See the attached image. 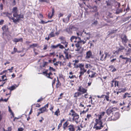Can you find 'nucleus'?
<instances>
[{
    "label": "nucleus",
    "mask_w": 131,
    "mask_h": 131,
    "mask_svg": "<svg viewBox=\"0 0 131 131\" xmlns=\"http://www.w3.org/2000/svg\"><path fill=\"white\" fill-rule=\"evenodd\" d=\"M18 12L17 7H15L13 8L12 11L14 17H12L11 13L8 12H3L1 13V15L4 17H8L10 20H12L14 23H16L19 22L20 18L23 19L24 18V15L21 14H18Z\"/></svg>",
    "instance_id": "obj_1"
},
{
    "label": "nucleus",
    "mask_w": 131,
    "mask_h": 131,
    "mask_svg": "<svg viewBox=\"0 0 131 131\" xmlns=\"http://www.w3.org/2000/svg\"><path fill=\"white\" fill-rule=\"evenodd\" d=\"M86 40L84 39V40H81V39L78 40H74V42H77L75 44L76 47L75 49V51H79L81 48L82 45L84 44L86 42Z\"/></svg>",
    "instance_id": "obj_2"
},
{
    "label": "nucleus",
    "mask_w": 131,
    "mask_h": 131,
    "mask_svg": "<svg viewBox=\"0 0 131 131\" xmlns=\"http://www.w3.org/2000/svg\"><path fill=\"white\" fill-rule=\"evenodd\" d=\"M69 115H71L72 117V121L75 122L77 124L78 123L79 118V116L72 109L70 111Z\"/></svg>",
    "instance_id": "obj_3"
},
{
    "label": "nucleus",
    "mask_w": 131,
    "mask_h": 131,
    "mask_svg": "<svg viewBox=\"0 0 131 131\" xmlns=\"http://www.w3.org/2000/svg\"><path fill=\"white\" fill-rule=\"evenodd\" d=\"M95 123L94 127V128H95L96 130H99L103 128L104 126L103 125V123L102 121H99L98 120L95 121Z\"/></svg>",
    "instance_id": "obj_4"
},
{
    "label": "nucleus",
    "mask_w": 131,
    "mask_h": 131,
    "mask_svg": "<svg viewBox=\"0 0 131 131\" xmlns=\"http://www.w3.org/2000/svg\"><path fill=\"white\" fill-rule=\"evenodd\" d=\"M106 95L103 94L100 96L99 95H97V97L99 98H103L104 97H105V99H104L103 102L105 101V99L107 101H110V100H109V94H110V93L109 92H106ZM111 101V100H110V101Z\"/></svg>",
    "instance_id": "obj_5"
},
{
    "label": "nucleus",
    "mask_w": 131,
    "mask_h": 131,
    "mask_svg": "<svg viewBox=\"0 0 131 131\" xmlns=\"http://www.w3.org/2000/svg\"><path fill=\"white\" fill-rule=\"evenodd\" d=\"M116 107H109L106 110V113L108 115H110V114L114 111L117 110Z\"/></svg>",
    "instance_id": "obj_6"
},
{
    "label": "nucleus",
    "mask_w": 131,
    "mask_h": 131,
    "mask_svg": "<svg viewBox=\"0 0 131 131\" xmlns=\"http://www.w3.org/2000/svg\"><path fill=\"white\" fill-rule=\"evenodd\" d=\"M48 70H46L45 71H43L42 72L43 74L46 76L48 78L51 79H53V78L51 77L53 75V74L51 72H49V73H48Z\"/></svg>",
    "instance_id": "obj_7"
},
{
    "label": "nucleus",
    "mask_w": 131,
    "mask_h": 131,
    "mask_svg": "<svg viewBox=\"0 0 131 131\" xmlns=\"http://www.w3.org/2000/svg\"><path fill=\"white\" fill-rule=\"evenodd\" d=\"M84 64L80 68V72L79 74H80V76L82 75H84V73L86 72L87 70L85 69L84 68Z\"/></svg>",
    "instance_id": "obj_8"
},
{
    "label": "nucleus",
    "mask_w": 131,
    "mask_h": 131,
    "mask_svg": "<svg viewBox=\"0 0 131 131\" xmlns=\"http://www.w3.org/2000/svg\"><path fill=\"white\" fill-rule=\"evenodd\" d=\"M17 87V86L15 87L14 85H13L11 86L7 87V89L9 90V93H7V94H6V96H7L9 95H10L11 94V91L15 89Z\"/></svg>",
    "instance_id": "obj_9"
},
{
    "label": "nucleus",
    "mask_w": 131,
    "mask_h": 131,
    "mask_svg": "<svg viewBox=\"0 0 131 131\" xmlns=\"http://www.w3.org/2000/svg\"><path fill=\"white\" fill-rule=\"evenodd\" d=\"M78 91L79 92L81 93L82 94L86 93L87 90L83 88L81 86H79Z\"/></svg>",
    "instance_id": "obj_10"
},
{
    "label": "nucleus",
    "mask_w": 131,
    "mask_h": 131,
    "mask_svg": "<svg viewBox=\"0 0 131 131\" xmlns=\"http://www.w3.org/2000/svg\"><path fill=\"white\" fill-rule=\"evenodd\" d=\"M54 9L52 8L51 10V12H50L48 14V18L49 19H51L54 15Z\"/></svg>",
    "instance_id": "obj_11"
},
{
    "label": "nucleus",
    "mask_w": 131,
    "mask_h": 131,
    "mask_svg": "<svg viewBox=\"0 0 131 131\" xmlns=\"http://www.w3.org/2000/svg\"><path fill=\"white\" fill-rule=\"evenodd\" d=\"M119 114L118 112H116L115 113L114 115L112 116L113 121H115L117 119L119 118Z\"/></svg>",
    "instance_id": "obj_12"
},
{
    "label": "nucleus",
    "mask_w": 131,
    "mask_h": 131,
    "mask_svg": "<svg viewBox=\"0 0 131 131\" xmlns=\"http://www.w3.org/2000/svg\"><path fill=\"white\" fill-rule=\"evenodd\" d=\"M75 126L73 124H71L68 126V131H75Z\"/></svg>",
    "instance_id": "obj_13"
},
{
    "label": "nucleus",
    "mask_w": 131,
    "mask_h": 131,
    "mask_svg": "<svg viewBox=\"0 0 131 131\" xmlns=\"http://www.w3.org/2000/svg\"><path fill=\"white\" fill-rule=\"evenodd\" d=\"M121 38L122 40V42L123 43H125L126 44L128 41V39H127V37L125 35H124V37H122V36Z\"/></svg>",
    "instance_id": "obj_14"
},
{
    "label": "nucleus",
    "mask_w": 131,
    "mask_h": 131,
    "mask_svg": "<svg viewBox=\"0 0 131 131\" xmlns=\"http://www.w3.org/2000/svg\"><path fill=\"white\" fill-rule=\"evenodd\" d=\"M63 53L65 54V57L66 59H69L70 58H71V54H70L69 55L68 54V50H67L66 49H65V50L63 51Z\"/></svg>",
    "instance_id": "obj_15"
},
{
    "label": "nucleus",
    "mask_w": 131,
    "mask_h": 131,
    "mask_svg": "<svg viewBox=\"0 0 131 131\" xmlns=\"http://www.w3.org/2000/svg\"><path fill=\"white\" fill-rule=\"evenodd\" d=\"M92 56V53L90 50L89 51L86 53L85 58L89 59Z\"/></svg>",
    "instance_id": "obj_16"
},
{
    "label": "nucleus",
    "mask_w": 131,
    "mask_h": 131,
    "mask_svg": "<svg viewBox=\"0 0 131 131\" xmlns=\"http://www.w3.org/2000/svg\"><path fill=\"white\" fill-rule=\"evenodd\" d=\"M80 39H81V38L79 37L75 36H72L71 37L70 40L72 42L74 41V40H78Z\"/></svg>",
    "instance_id": "obj_17"
},
{
    "label": "nucleus",
    "mask_w": 131,
    "mask_h": 131,
    "mask_svg": "<svg viewBox=\"0 0 131 131\" xmlns=\"http://www.w3.org/2000/svg\"><path fill=\"white\" fill-rule=\"evenodd\" d=\"M91 72V73L89 75V77L92 78L96 77V75H97V74L96 72L92 71Z\"/></svg>",
    "instance_id": "obj_18"
},
{
    "label": "nucleus",
    "mask_w": 131,
    "mask_h": 131,
    "mask_svg": "<svg viewBox=\"0 0 131 131\" xmlns=\"http://www.w3.org/2000/svg\"><path fill=\"white\" fill-rule=\"evenodd\" d=\"M82 94L81 93L79 92H77L74 93L73 97L75 99L77 100L78 99V97Z\"/></svg>",
    "instance_id": "obj_19"
},
{
    "label": "nucleus",
    "mask_w": 131,
    "mask_h": 131,
    "mask_svg": "<svg viewBox=\"0 0 131 131\" xmlns=\"http://www.w3.org/2000/svg\"><path fill=\"white\" fill-rule=\"evenodd\" d=\"M13 41L16 42H18L19 41H21V42H23V38H15L14 39H13Z\"/></svg>",
    "instance_id": "obj_20"
},
{
    "label": "nucleus",
    "mask_w": 131,
    "mask_h": 131,
    "mask_svg": "<svg viewBox=\"0 0 131 131\" xmlns=\"http://www.w3.org/2000/svg\"><path fill=\"white\" fill-rule=\"evenodd\" d=\"M123 97L124 99H125L127 97H131V95L130 94L126 92L123 95Z\"/></svg>",
    "instance_id": "obj_21"
},
{
    "label": "nucleus",
    "mask_w": 131,
    "mask_h": 131,
    "mask_svg": "<svg viewBox=\"0 0 131 131\" xmlns=\"http://www.w3.org/2000/svg\"><path fill=\"white\" fill-rule=\"evenodd\" d=\"M125 55L127 56L130 54L131 52V49L129 48L128 49H125Z\"/></svg>",
    "instance_id": "obj_22"
},
{
    "label": "nucleus",
    "mask_w": 131,
    "mask_h": 131,
    "mask_svg": "<svg viewBox=\"0 0 131 131\" xmlns=\"http://www.w3.org/2000/svg\"><path fill=\"white\" fill-rule=\"evenodd\" d=\"M69 124V123L68 122V121H67L63 125V128L64 130H65L66 129V128L68 127V125Z\"/></svg>",
    "instance_id": "obj_23"
},
{
    "label": "nucleus",
    "mask_w": 131,
    "mask_h": 131,
    "mask_svg": "<svg viewBox=\"0 0 131 131\" xmlns=\"http://www.w3.org/2000/svg\"><path fill=\"white\" fill-rule=\"evenodd\" d=\"M119 58H122V59L126 60V61L125 62V63H127L129 61V60L130 59L129 58L127 57H123V56L122 55L120 56Z\"/></svg>",
    "instance_id": "obj_24"
},
{
    "label": "nucleus",
    "mask_w": 131,
    "mask_h": 131,
    "mask_svg": "<svg viewBox=\"0 0 131 131\" xmlns=\"http://www.w3.org/2000/svg\"><path fill=\"white\" fill-rule=\"evenodd\" d=\"M2 29L4 31H7L8 30V26L6 25H4L2 27Z\"/></svg>",
    "instance_id": "obj_25"
},
{
    "label": "nucleus",
    "mask_w": 131,
    "mask_h": 131,
    "mask_svg": "<svg viewBox=\"0 0 131 131\" xmlns=\"http://www.w3.org/2000/svg\"><path fill=\"white\" fill-rule=\"evenodd\" d=\"M61 43L64 45H65V47H67L68 42H66L65 39L61 41Z\"/></svg>",
    "instance_id": "obj_26"
},
{
    "label": "nucleus",
    "mask_w": 131,
    "mask_h": 131,
    "mask_svg": "<svg viewBox=\"0 0 131 131\" xmlns=\"http://www.w3.org/2000/svg\"><path fill=\"white\" fill-rule=\"evenodd\" d=\"M92 12H96L97 11V7L96 6H94L91 7Z\"/></svg>",
    "instance_id": "obj_27"
},
{
    "label": "nucleus",
    "mask_w": 131,
    "mask_h": 131,
    "mask_svg": "<svg viewBox=\"0 0 131 131\" xmlns=\"http://www.w3.org/2000/svg\"><path fill=\"white\" fill-rule=\"evenodd\" d=\"M125 47L122 45H120L118 49V51L120 52H122L123 50L125 49Z\"/></svg>",
    "instance_id": "obj_28"
},
{
    "label": "nucleus",
    "mask_w": 131,
    "mask_h": 131,
    "mask_svg": "<svg viewBox=\"0 0 131 131\" xmlns=\"http://www.w3.org/2000/svg\"><path fill=\"white\" fill-rule=\"evenodd\" d=\"M66 31L67 32L70 34H71L72 33V29L70 28H66Z\"/></svg>",
    "instance_id": "obj_29"
},
{
    "label": "nucleus",
    "mask_w": 131,
    "mask_h": 131,
    "mask_svg": "<svg viewBox=\"0 0 131 131\" xmlns=\"http://www.w3.org/2000/svg\"><path fill=\"white\" fill-rule=\"evenodd\" d=\"M54 30H52V31L50 32L49 35V36L50 37V38H51L52 37H55V35L54 33Z\"/></svg>",
    "instance_id": "obj_30"
},
{
    "label": "nucleus",
    "mask_w": 131,
    "mask_h": 131,
    "mask_svg": "<svg viewBox=\"0 0 131 131\" xmlns=\"http://www.w3.org/2000/svg\"><path fill=\"white\" fill-rule=\"evenodd\" d=\"M112 82L114 83V87H116V86H118V82L115 80H113L112 81Z\"/></svg>",
    "instance_id": "obj_31"
},
{
    "label": "nucleus",
    "mask_w": 131,
    "mask_h": 131,
    "mask_svg": "<svg viewBox=\"0 0 131 131\" xmlns=\"http://www.w3.org/2000/svg\"><path fill=\"white\" fill-rule=\"evenodd\" d=\"M61 86V83L60 82L58 78L57 79V83L56 84V88L57 89L59 88Z\"/></svg>",
    "instance_id": "obj_32"
},
{
    "label": "nucleus",
    "mask_w": 131,
    "mask_h": 131,
    "mask_svg": "<svg viewBox=\"0 0 131 131\" xmlns=\"http://www.w3.org/2000/svg\"><path fill=\"white\" fill-rule=\"evenodd\" d=\"M6 73L5 75H3L2 76V81H4L7 80V79L6 78Z\"/></svg>",
    "instance_id": "obj_33"
},
{
    "label": "nucleus",
    "mask_w": 131,
    "mask_h": 131,
    "mask_svg": "<svg viewBox=\"0 0 131 131\" xmlns=\"http://www.w3.org/2000/svg\"><path fill=\"white\" fill-rule=\"evenodd\" d=\"M84 64L82 63H79L78 65H76V64L75 66H74V67L76 68H80Z\"/></svg>",
    "instance_id": "obj_34"
},
{
    "label": "nucleus",
    "mask_w": 131,
    "mask_h": 131,
    "mask_svg": "<svg viewBox=\"0 0 131 131\" xmlns=\"http://www.w3.org/2000/svg\"><path fill=\"white\" fill-rule=\"evenodd\" d=\"M92 117V116L90 114H88L87 115L86 118H85V121H89L90 118Z\"/></svg>",
    "instance_id": "obj_35"
},
{
    "label": "nucleus",
    "mask_w": 131,
    "mask_h": 131,
    "mask_svg": "<svg viewBox=\"0 0 131 131\" xmlns=\"http://www.w3.org/2000/svg\"><path fill=\"white\" fill-rule=\"evenodd\" d=\"M60 111L59 109L58 108L57 110L55 112L54 115L58 116L59 115H60Z\"/></svg>",
    "instance_id": "obj_36"
},
{
    "label": "nucleus",
    "mask_w": 131,
    "mask_h": 131,
    "mask_svg": "<svg viewBox=\"0 0 131 131\" xmlns=\"http://www.w3.org/2000/svg\"><path fill=\"white\" fill-rule=\"evenodd\" d=\"M46 109L44 108L43 107L40 108L39 109V110L42 112V113H44L45 111H46Z\"/></svg>",
    "instance_id": "obj_37"
},
{
    "label": "nucleus",
    "mask_w": 131,
    "mask_h": 131,
    "mask_svg": "<svg viewBox=\"0 0 131 131\" xmlns=\"http://www.w3.org/2000/svg\"><path fill=\"white\" fill-rule=\"evenodd\" d=\"M97 116L98 117V118L96 119L95 121H96V120H98L99 121H102L101 119L102 118V116L101 115L98 114Z\"/></svg>",
    "instance_id": "obj_38"
},
{
    "label": "nucleus",
    "mask_w": 131,
    "mask_h": 131,
    "mask_svg": "<svg viewBox=\"0 0 131 131\" xmlns=\"http://www.w3.org/2000/svg\"><path fill=\"white\" fill-rule=\"evenodd\" d=\"M38 46V44L37 43H33L32 44L30 45L29 46L30 48H34Z\"/></svg>",
    "instance_id": "obj_39"
},
{
    "label": "nucleus",
    "mask_w": 131,
    "mask_h": 131,
    "mask_svg": "<svg viewBox=\"0 0 131 131\" xmlns=\"http://www.w3.org/2000/svg\"><path fill=\"white\" fill-rule=\"evenodd\" d=\"M95 12V14L94 15V16L97 18H99V12H97V11Z\"/></svg>",
    "instance_id": "obj_40"
},
{
    "label": "nucleus",
    "mask_w": 131,
    "mask_h": 131,
    "mask_svg": "<svg viewBox=\"0 0 131 131\" xmlns=\"http://www.w3.org/2000/svg\"><path fill=\"white\" fill-rule=\"evenodd\" d=\"M48 70L50 71V72H52V71L55 72L56 71V70L55 69L51 67H49Z\"/></svg>",
    "instance_id": "obj_41"
},
{
    "label": "nucleus",
    "mask_w": 131,
    "mask_h": 131,
    "mask_svg": "<svg viewBox=\"0 0 131 131\" xmlns=\"http://www.w3.org/2000/svg\"><path fill=\"white\" fill-rule=\"evenodd\" d=\"M106 2L107 3V6H111L112 4V3L111 0H108L107 1H106Z\"/></svg>",
    "instance_id": "obj_42"
},
{
    "label": "nucleus",
    "mask_w": 131,
    "mask_h": 131,
    "mask_svg": "<svg viewBox=\"0 0 131 131\" xmlns=\"http://www.w3.org/2000/svg\"><path fill=\"white\" fill-rule=\"evenodd\" d=\"M89 108H87L85 111L83 110L82 111H81L80 113V114L81 115L82 114H84L86 112H87L89 110Z\"/></svg>",
    "instance_id": "obj_43"
},
{
    "label": "nucleus",
    "mask_w": 131,
    "mask_h": 131,
    "mask_svg": "<svg viewBox=\"0 0 131 131\" xmlns=\"http://www.w3.org/2000/svg\"><path fill=\"white\" fill-rule=\"evenodd\" d=\"M79 106L80 107H84V109L85 108V107H84V103L83 102H81L80 103Z\"/></svg>",
    "instance_id": "obj_44"
},
{
    "label": "nucleus",
    "mask_w": 131,
    "mask_h": 131,
    "mask_svg": "<svg viewBox=\"0 0 131 131\" xmlns=\"http://www.w3.org/2000/svg\"><path fill=\"white\" fill-rule=\"evenodd\" d=\"M123 11L122 9H117L116 11V14H119L120 13L122 12Z\"/></svg>",
    "instance_id": "obj_45"
},
{
    "label": "nucleus",
    "mask_w": 131,
    "mask_h": 131,
    "mask_svg": "<svg viewBox=\"0 0 131 131\" xmlns=\"http://www.w3.org/2000/svg\"><path fill=\"white\" fill-rule=\"evenodd\" d=\"M69 20L67 18H63L62 19V21L63 22L66 23H67L68 22Z\"/></svg>",
    "instance_id": "obj_46"
},
{
    "label": "nucleus",
    "mask_w": 131,
    "mask_h": 131,
    "mask_svg": "<svg viewBox=\"0 0 131 131\" xmlns=\"http://www.w3.org/2000/svg\"><path fill=\"white\" fill-rule=\"evenodd\" d=\"M58 47V44L56 45H52L51 46V48L52 49H54Z\"/></svg>",
    "instance_id": "obj_47"
},
{
    "label": "nucleus",
    "mask_w": 131,
    "mask_h": 131,
    "mask_svg": "<svg viewBox=\"0 0 131 131\" xmlns=\"http://www.w3.org/2000/svg\"><path fill=\"white\" fill-rule=\"evenodd\" d=\"M107 16L108 18H112L113 17L112 14L110 12L108 13Z\"/></svg>",
    "instance_id": "obj_48"
},
{
    "label": "nucleus",
    "mask_w": 131,
    "mask_h": 131,
    "mask_svg": "<svg viewBox=\"0 0 131 131\" xmlns=\"http://www.w3.org/2000/svg\"><path fill=\"white\" fill-rule=\"evenodd\" d=\"M117 29L116 30H113L111 31L110 32V34H112L114 33H115L116 31H117Z\"/></svg>",
    "instance_id": "obj_49"
},
{
    "label": "nucleus",
    "mask_w": 131,
    "mask_h": 131,
    "mask_svg": "<svg viewBox=\"0 0 131 131\" xmlns=\"http://www.w3.org/2000/svg\"><path fill=\"white\" fill-rule=\"evenodd\" d=\"M17 48L14 47V51H13L12 52H11V54H13L15 53L17 51Z\"/></svg>",
    "instance_id": "obj_50"
},
{
    "label": "nucleus",
    "mask_w": 131,
    "mask_h": 131,
    "mask_svg": "<svg viewBox=\"0 0 131 131\" xmlns=\"http://www.w3.org/2000/svg\"><path fill=\"white\" fill-rule=\"evenodd\" d=\"M122 90L120 92L118 91L116 92V94L117 95H118L119 93H120L121 92H124L126 91V90L125 89H122Z\"/></svg>",
    "instance_id": "obj_51"
},
{
    "label": "nucleus",
    "mask_w": 131,
    "mask_h": 131,
    "mask_svg": "<svg viewBox=\"0 0 131 131\" xmlns=\"http://www.w3.org/2000/svg\"><path fill=\"white\" fill-rule=\"evenodd\" d=\"M58 47H59V48L60 49H62L64 48V47L63 46L61 45L60 43L58 44Z\"/></svg>",
    "instance_id": "obj_52"
},
{
    "label": "nucleus",
    "mask_w": 131,
    "mask_h": 131,
    "mask_svg": "<svg viewBox=\"0 0 131 131\" xmlns=\"http://www.w3.org/2000/svg\"><path fill=\"white\" fill-rule=\"evenodd\" d=\"M73 62H75V63L73 64V65L74 66H75L76 65V63H78L79 62V60H73Z\"/></svg>",
    "instance_id": "obj_53"
},
{
    "label": "nucleus",
    "mask_w": 131,
    "mask_h": 131,
    "mask_svg": "<svg viewBox=\"0 0 131 131\" xmlns=\"http://www.w3.org/2000/svg\"><path fill=\"white\" fill-rule=\"evenodd\" d=\"M112 120H113L112 116H111L108 118L107 121H111Z\"/></svg>",
    "instance_id": "obj_54"
},
{
    "label": "nucleus",
    "mask_w": 131,
    "mask_h": 131,
    "mask_svg": "<svg viewBox=\"0 0 131 131\" xmlns=\"http://www.w3.org/2000/svg\"><path fill=\"white\" fill-rule=\"evenodd\" d=\"M69 78L70 79H73L74 78H76V77L75 75H72L71 76L69 75Z\"/></svg>",
    "instance_id": "obj_55"
},
{
    "label": "nucleus",
    "mask_w": 131,
    "mask_h": 131,
    "mask_svg": "<svg viewBox=\"0 0 131 131\" xmlns=\"http://www.w3.org/2000/svg\"><path fill=\"white\" fill-rule=\"evenodd\" d=\"M7 72V70H4L0 73V75H2L5 73H6Z\"/></svg>",
    "instance_id": "obj_56"
},
{
    "label": "nucleus",
    "mask_w": 131,
    "mask_h": 131,
    "mask_svg": "<svg viewBox=\"0 0 131 131\" xmlns=\"http://www.w3.org/2000/svg\"><path fill=\"white\" fill-rule=\"evenodd\" d=\"M44 48H43V50H46L48 48V46L47 45H45L44 46Z\"/></svg>",
    "instance_id": "obj_57"
},
{
    "label": "nucleus",
    "mask_w": 131,
    "mask_h": 131,
    "mask_svg": "<svg viewBox=\"0 0 131 131\" xmlns=\"http://www.w3.org/2000/svg\"><path fill=\"white\" fill-rule=\"evenodd\" d=\"M39 23L43 24H45L47 23H46V22H45L43 20H41L40 22H39Z\"/></svg>",
    "instance_id": "obj_58"
},
{
    "label": "nucleus",
    "mask_w": 131,
    "mask_h": 131,
    "mask_svg": "<svg viewBox=\"0 0 131 131\" xmlns=\"http://www.w3.org/2000/svg\"><path fill=\"white\" fill-rule=\"evenodd\" d=\"M49 103L48 102V103H47L46 105H45V106L43 107L45 108L46 109V108H47L49 106Z\"/></svg>",
    "instance_id": "obj_59"
},
{
    "label": "nucleus",
    "mask_w": 131,
    "mask_h": 131,
    "mask_svg": "<svg viewBox=\"0 0 131 131\" xmlns=\"http://www.w3.org/2000/svg\"><path fill=\"white\" fill-rule=\"evenodd\" d=\"M40 2L48 3L47 0H39Z\"/></svg>",
    "instance_id": "obj_60"
},
{
    "label": "nucleus",
    "mask_w": 131,
    "mask_h": 131,
    "mask_svg": "<svg viewBox=\"0 0 131 131\" xmlns=\"http://www.w3.org/2000/svg\"><path fill=\"white\" fill-rule=\"evenodd\" d=\"M97 20L94 21L92 23V24L94 25H96L97 24Z\"/></svg>",
    "instance_id": "obj_61"
},
{
    "label": "nucleus",
    "mask_w": 131,
    "mask_h": 131,
    "mask_svg": "<svg viewBox=\"0 0 131 131\" xmlns=\"http://www.w3.org/2000/svg\"><path fill=\"white\" fill-rule=\"evenodd\" d=\"M59 57L60 58H63L64 59H65V58L64 56L62 54L59 56Z\"/></svg>",
    "instance_id": "obj_62"
},
{
    "label": "nucleus",
    "mask_w": 131,
    "mask_h": 131,
    "mask_svg": "<svg viewBox=\"0 0 131 131\" xmlns=\"http://www.w3.org/2000/svg\"><path fill=\"white\" fill-rule=\"evenodd\" d=\"M59 39L60 40H61V41L62 40H63L65 39L64 37L62 36L60 37Z\"/></svg>",
    "instance_id": "obj_63"
},
{
    "label": "nucleus",
    "mask_w": 131,
    "mask_h": 131,
    "mask_svg": "<svg viewBox=\"0 0 131 131\" xmlns=\"http://www.w3.org/2000/svg\"><path fill=\"white\" fill-rule=\"evenodd\" d=\"M18 131H23L24 129L22 127H20L18 129Z\"/></svg>",
    "instance_id": "obj_64"
}]
</instances>
